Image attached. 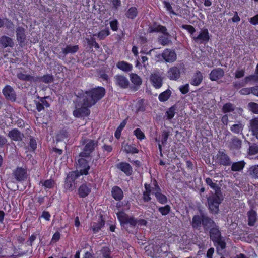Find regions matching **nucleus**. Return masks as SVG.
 I'll return each mask as SVG.
<instances>
[{"mask_svg": "<svg viewBox=\"0 0 258 258\" xmlns=\"http://www.w3.org/2000/svg\"><path fill=\"white\" fill-rule=\"evenodd\" d=\"M209 223H210V218L203 214L194 215L191 222L192 227L196 230L201 229L202 226L206 228Z\"/></svg>", "mask_w": 258, "mask_h": 258, "instance_id": "nucleus-9", "label": "nucleus"}, {"mask_svg": "<svg viewBox=\"0 0 258 258\" xmlns=\"http://www.w3.org/2000/svg\"><path fill=\"white\" fill-rule=\"evenodd\" d=\"M111 253V249L108 246H103L100 250L101 258H112Z\"/></svg>", "mask_w": 258, "mask_h": 258, "instance_id": "nucleus-39", "label": "nucleus"}, {"mask_svg": "<svg viewBox=\"0 0 258 258\" xmlns=\"http://www.w3.org/2000/svg\"><path fill=\"white\" fill-rule=\"evenodd\" d=\"M116 216L121 227L128 233H133V230L135 229L137 225L146 226L147 224V221L145 219H137L133 216H128L123 211L116 213Z\"/></svg>", "mask_w": 258, "mask_h": 258, "instance_id": "nucleus-2", "label": "nucleus"}, {"mask_svg": "<svg viewBox=\"0 0 258 258\" xmlns=\"http://www.w3.org/2000/svg\"><path fill=\"white\" fill-rule=\"evenodd\" d=\"M235 109V106L231 103L225 104L222 107V111L224 113L232 112Z\"/></svg>", "mask_w": 258, "mask_h": 258, "instance_id": "nucleus-53", "label": "nucleus"}, {"mask_svg": "<svg viewBox=\"0 0 258 258\" xmlns=\"http://www.w3.org/2000/svg\"><path fill=\"white\" fill-rule=\"evenodd\" d=\"M90 157L79 156L77 162V170L75 171L78 173L80 176L87 175L90 169Z\"/></svg>", "mask_w": 258, "mask_h": 258, "instance_id": "nucleus-6", "label": "nucleus"}, {"mask_svg": "<svg viewBox=\"0 0 258 258\" xmlns=\"http://www.w3.org/2000/svg\"><path fill=\"white\" fill-rule=\"evenodd\" d=\"M8 136L14 141H21L23 137V134L17 128H13L10 131Z\"/></svg>", "mask_w": 258, "mask_h": 258, "instance_id": "nucleus-30", "label": "nucleus"}, {"mask_svg": "<svg viewBox=\"0 0 258 258\" xmlns=\"http://www.w3.org/2000/svg\"><path fill=\"white\" fill-rule=\"evenodd\" d=\"M105 221L103 216L100 215L98 217L97 222H94L91 227V229L94 234L98 233L102 228L104 227Z\"/></svg>", "mask_w": 258, "mask_h": 258, "instance_id": "nucleus-19", "label": "nucleus"}, {"mask_svg": "<svg viewBox=\"0 0 258 258\" xmlns=\"http://www.w3.org/2000/svg\"><path fill=\"white\" fill-rule=\"evenodd\" d=\"M245 165L244 161H240L238 162H234L231 165V170L233 171H239L242 170Z\"/></svg>", "mask_w": 258, "mask_h": 258, "instance_id": "nucleus-46", "label": "nucleus"}, {"mask_svg": "<svg viewBox=\"0 0 258 258\" xmlns=\"http://www.w3.org/2000/svg\"><path fill=\"white\" fill-rule=\"evenodd\" d=\"M180 76V71L177 67H171L167 72V77L171 80H177Z\"/></svg>", "mask_w": 258, "mask_h": 258, "instance_id": "nucleus-27", "label": "nucleus"}, {"mask_svg": "<svg viewBox=\"0 0 258 258\" xmlns=\"http://www.w3.org/2000/svg\"><path fill=\"white\" fill-rule=\"evenodd\" d=\"M170 36V35H166L164 34L159 36L158 37V43L162 46L168 45L171 42Z\"/></svg>", "mask_w": 258, "mask_h": 258, "instance_id": "nucleus-41", "label": "nucleus"}, {"mask_svg": "<svg viewBox=\"0 0 258 258\" xmlns=\"http://www.w3.org/2000/svg\"><path fill=\"white\" fill-rule=\"evenodd\" d=\"M111 193L112 198L117 201H120L123 199V192L122 189L117 185L112 187Z\"/></svg>", "mask_w": 258, "mask_h": 258, "instance_id": "nucleus-25", "label": "nucleus"}, {"mask_svg": "<svg viewBox=\"0 0 258 258\" xmlns=\"http://www.w3.org/2000/svg\"><path fill=\"white\" fill-rule=\"evenodd\" d=\"M171 91L170 89H167V90L162 92L159 95L158 99L160 102H164L167 101L170 98V97L171 96Z\"/></svg>", "mask_w": 258, "mask_h": 258, "instance_id": "nucleus-40", "label": "nucleus"}, {"mask_svg": "<svg viewBox=\"0 0 258 258\" xmlns=\"http://www.w3.org/2000/svg\"><path fill=\"white\" fill-rule=\"evenodd\" d=\"M2 93L7 100H9L12 102L16 101V92L10 85H6L3 89Z\"/></svg>", "mask_w": 258, "mask_h": 258, "instance_id": "nucleus-15", "label": "nucleus"}, {"mask_svg": "<svg viewBox=\"0 0 258 258\" xmlns=\"http://www.w3.org/2000/svg\"><path fill=\"white\" fill-rule=\"evenodd\" d=\"M249 147L248 148V154L249 155H254L258 153V145L255 143L251 144L247 141Z\"/></svg>", "mask_w": 258, "mask_h": 258, "instance_id": "nucleus-49", "label": "nucleus"}, {"mask_svg": "<svg viewBox=\"0 0 258 258\" xmlns=\"http://www.w3.org/2000/svg\"><path fill=\"white\" fill-rule=\"evenodd\" d=\"M130 77L132 83L135 86V88H136L135 90H137L139 87L142 83V79L138 75L135 73L130 74Z\"/></svg>", "mask_w": 258, "mask_h": 258, "instance_id": "nucleus-35", "label": "nucleus"}, {"mask_svg": "<svg viewBox=\"0 0 258 258\" xmlns=\"http://www.w3.org/2000/svg\"><path fill=\"white\" fill-rule=\"evenodd\" d=\"M116 67L118 69L126 73L131 72L133 68V65L131 63L124 60L119 61L116 63Z\"/></svg>", "mask_w": 258, "mask_h": 258, "instance_id": "nucleus-32", "label": "nucleus"}, {"mask_svg": "<svg viewBox=\"0 0 258 258\" xmlns=\"http://www.w3.org/2000/svg\"><path fill=\"white\" fill-rule=\"evenodd\" d=\"M216 160L217 162L225 166H229L232 163L230 157L224 152L219 151L218 152Z\"/></svg>", "mask_w": 258, "mask_h": 258, "instance_id": "nucleus-20", "label": "nucleus"}, {"mask_svg": "<svg viewBox=\"0 0 258 258\" xmlns=\"http://www.w3.org/2000/svg\"><path fill=\"white\" fill-rule=\"evenodd\" d=\"M124 151L127 154H137L139 153V149L136 147L135 145L126 144L124 146Z\"/></svg>", "mask_w": 258, "mask_h": 258, "instance_id": "nucleus-47", "label": "nucleus"}, {"mask_svg": "<svg viewBox=\"0 0 258 258\" xmlns=\"http://www.w3.org/2000/svg\"><path fill=\"white\" fill-rule=\"evenodd\" d=\"M223 75L224 71L222 69L213 70L211 72V80L216 81L222 77Z\"/></svg>", "mask_w": 258, "mask_h": 258, "instance_id": "nucleus-37", "label": "nucleus"}, {"mask_svg": "<svg viewBox=\"0 0 258 258\" xmlns=\"http://www.w3.org/2000/svg\"><path fill=\"white\" fill-rule=\"evenodd\" d=\"M203 80V75L200 71H197L192 76L190 81L191 85L197 86H199Z\"/></svg>", "mask_w": 258, "mask_h": 258, "instance_id": "nucleus-33", "label": "nucleus"}, {"mask_svg": "<svg viewBox=\"0 0 258 258\" xmlns=\"http://www.w3.org/2000/svg\"><path fill=\"white\" fill-rule=\"evenodd\" d=\"M249 130L251 132L252 135L258 139V117L249 121Z\"/></svg>", "mask_w": 258, "mask_h": 258, "instance_id": "nucleus-31", "label": "nucleus"}, {"mask_svg": "<svg viewBox=\"0 0 258 258\" xmlns=\"http://www.w3.org/2000/svg\"><path fill=\"white\" fill-rule=\"evenodd\" d=\"M195 43L205 44L208 42L210 39L209 32L207 29L201 30L199 34L196 35L195 34L191 38Z\"/></svg>", "mask_w": 258, "mask_h": 258, "instance_id": "nucleus-14", "label": "nucleus"}, {"mask_svg": "<svg viewBox=\"0 0 258 258\" xmlns=\"http://www.w3.org/2000/svg\"><path fill=\"white\" fill-rule=\"evenodd\" d=\"M248 82H246V77L244 80L241 81H235L233 82V86L235 89H238L245 86Z\"/></svg>", "mask_w": 258, "mask_h": 258, "instance_id": "nucleus-62", "label": "nucleus"}, {"mask_svg": "<svg viewBox=\"0 0 258 258\" xmlns=\"http://www.w3.org/2000/svg\"><path fill=\"white\" fill-rule=\"evenodd\" d=\"M133 133L134 135L136 137V138L140 141H142L146 138V136L144 133L139 128L135 129Z\"/></svg>", "mask_w": 258, "mask_h": 258, "instance_id": "nucleus-54", "label": "nucleus"}, {"mask_svg": "<svg viewBox=\"0 0 258 258\" xmlns=\"http://www.w3.org/2000/svg\"><path fill=\"white\" fill-rule=\"evenodd\" d=\"M150 80L153 86L156 89H159L163 85V78L158 74H152Z\"/></svg>", "mask_w": 258, "mask_h": 258, "instance_id": "nucleus-23", "label": "nucleus"}, {"mask_svg": "<svg viewBox=\"0 0 258 258\" xmlns=\"http://www.w3.org/2000/svg\"><path fill=\"white\" fill-rule=\"evenodd\" d=\"M14 45L13 39L12 38L6 35H2L0 37L1 48H12L14 46Z\"/></svg>", "mask_w": 258, "mask_h": 258, "instance_id": "nucleus-22", "label": "nucleus"}, {"mask_svg": "<svg viewBox=\"0 0 258 258\" xmlns=\"http://www.w3.org/2000/svg\"><path fill=\"white\" fill-rule=\"evenodd\" d=\"M180 27L183 29L186 30L190 34V37L192 38L196 32V29L195 27L191 25L183 24Z\"/></svg>", "mask_w": 258, "mask_h": 258, "instance_id": "nucleus-52", "label": "nucleus"}, {"mask_svg": "<svg viewBox=\"0 0 258 258\" xmlns=\"http://www.w3.org/2000/svg\"><path fill=\"white\" fill-rule=\"evenodd\" d=\"M117 167L127 176H130L133 174V168L128 162H119L117 164Z\"/></svg>", "mask_w": 258, "mask_h": 258, "instance_id": "nucleus-21", "label": "nucleus"}, {"mask_svg": "<svg viewBox=\"0 0 258 258\" xmlns=\"http://www.w3.org/2000/svg\"><path fill=\"white\" fill-rule=\"evenodd\" d=\"M105 93L106 90L103 87L97 86L85 91L81 89L75 95L78 99H84L93 106L104 97Z\"/></svg>", "mask_w": 258, "mask_h": 258, "instance_id": "nucleus-1", "label": "nucleus"}, {"mask_svg": "<svg viewBox=\"0 0 258 258\" xmlns=\"http://www.w3.org/2000/svg\"><path fill=\"white\" fill-rule=\"evenodd\" d=\"M242 130L243 125L241 123L234 124L231 127V131L236 134H239Z\"/></svg>", "mask_w": 258, "mask_h": 258, "instance_id": "nucleus-60", "label": "nucleus"}, {"mask_svg": "<svg viewBox=\"0 0 258 258\" xmlns=\"http://www.w3.org/2000/svg\"><path fill=\"white\" fill-rule=\"evenodd\" d=\"M81 143L82 145H84V147L83 152L79 153V156L91 157V154L98 145V141L83 137L81 140Z\"/></svg>", "mask_w": 258, "mask_h": 258, "instance_id": "nucleus-5", "label": "nucleus"}, {"mask_svg": "<svg viewBox=\"0 0 258 258\" xmlns=\"http://www.w3.org/2000/svg\"><path fill=\"white\" fill-rule=\"evenodd\" d=\"M168 246L165 242L154 244L152 246V250L150 251V256L152 258H160L162 255L167 252Z\"/></svg>", "mask_w": 258, "mask_h": 258, "instance_id": "nucleus-12", "label": "nucleus"}, {"mask_svg": "<svg viewBox=\"0 0 258 258\" xmlns=\"http://www.w3.org/2000/svg\"><path fill=\"white\" fill-rule=\"evenodd\" d=\"M169 135V132L164 130L161 134V142L163 145L166 143Z\"/></svg>", "mask_w": 258, "mask_h": 258, "instance_id": "nucleus-64", "label": "nucleus"}, {"mask_svg": "<svg viewBox=\"0 0 258 258\" xmlns=\"http://www.w3.org/2000/svg\"><path fill=\"white\" fill-rule=\"evenodd\" d=\"M102 149L105 156H108L109 153H110L113 151V146L110 145L104 144L102 147Z\"/></svg>", "mask_w": 258, "mask_h": 258, "instance_id": "nucleus-59", "label": "nucleus"}, {"mask_svg": "<svg viewBox=\"0 0 258 258\" xmlns=\"http://www.w3.org/2000/svg\"><path fill=\"white\" fill-rule=\"evenodd\" d=\"M114 81L116 85L122 89L127 88L130 85L128 79L122 75H116L114 77Z\"/></svg>", "mask_w": 258, "mask_h": 258, "instance_id": "nucleus-17", "label": "nucleus"}, {"mask_svg": "<svg viewBox=\"0 0 258 258\" xmlns=\"http://www.w3.org/2000/svg\"><path fill=\"white\" fill-rule=\"evenodd\" d=\"M82 100V106L80 108H76L73 111V115L76 118H81L83 117H88L90 114V108L92 106L84 99H79Z\"/></svg>", "mask_w": 258, "mask_h": 258, "instance_id": "nucleus-10", "label": "nucleus"}, {"mask_svg": "<svg viewBox=\"0 0 258 258\" xmlns=\"http://www.w3.org/2000/svg\"><path fill=\"white\" fill-rule=\"evenodd\" d=\"M16 34L19 46L21 48H24L27 45L25 29L22 26L17 27Z\"/></svg>", "mask_w": 258, "mask_h": 258, "instance_id": "nucleus-13", "label": "nucleus"}, {"mask_svg": "<svg viewBox=\"0 0 258 258\" xmlns=\"http://www.w3.org/2000/svg\"><path fill=\"white\" fill-rule=\"evenodd\" d=\"M163 4L164 6V7L166 9V10L168 11L170 13V14L174 15H177L176 13L173 10L172 7L171 6V4L169 2L164 1L163 2Z\"/></svg>", "mask_w": 258, "mask_h": 258, "instance_id": "nucleus-61", "label": "nucleus"}, {"mask_svg": "<svg viewBox=\"0 0 258 258\" xmlns=\"http://www.w3.org/2000/svg\"><path fill=\"white\" fill-rule=\"evenodd\" d=\"M92 190L90 183H84L80 185L78 189V194L80 198H85L88 197Z\"/></svg>", "mask_w": 258, "mask_h": 258, "instance_id": "nucleus-16", "label": "nucleus"}, {"mask_svg": "<svg viewBox=\"0 0 258 258\" xmlns=\"http://www.w3.org/2000/svg\"><path fill=\"white\" fill-rule=\"evenodd\" d=\"M110 34L109 28L107 27L104 29L101 30L98 33L96 34L95 36H97L100 40L105 39Z\"/></svg>", "mask_w": 258, "mask_h": 258, "instance_id": "nucleus-45", "label": "nucleus"}, {"mask_svg": "<svg viewBox=\"0 0 258 258\" xmlns=\"http://www.w3.org/2000/svg\"><path fill=\"white\" fill-rule=\"evenodd\" d=\"M80 176L78 173L74 171L69 172L65 178L64 189L69 191H72L75 188L76 180Z\"/></svg>", "mask_w": 258, "mask_h": 258, "instance_id": "nucleus-11", "label": "nucleus"}, {"mask_svg": "<svg viewBox=\"0 0 258 258\" xmlns=\"http://www.w3.org/2000/svg\"><path fill=\"white\" fill-rule=\"evenodd\" d=\"M171 210V206L169 205L166 204L164 206L159 207L158 211L162 216H166L170 213Z\"/></svg>", "mask_w": 258, "mask_h": 258, "instance_id": "nucleus-50", "label": "nucleus"}, {"mask_svg": "<svg viewBox=\"0 0 258 258\" xmlns=\"http://www.w3.org/2000/svg\"><path fill=\"white\" fill-rule=\"evenodd\" d=\"M242 140L234 136L229 141L228 147L231 150H239L242 147Z\"/></svg>", "mask_w": 258, "mask_h": 258, "instance_id": "nucleus-24", "label": "nucleus"}, {"mask_svg": "<svg viewBox=\"0 0 258 258\" xmlns=\"http://www.w3.org/2000/svg\"><path fill=\"white\" fill-rule=\"evenodd\" d=\"M248 225L249 226H253L257 221V215L256 212L253 210L252 206L251 209L247 212Z\"/></svg>", "mask_w": 258, "mask_h": 258, "instance_id": "nucleus-29", "label": "nucleus"}, {"mask_svg": "<svg viewBox=\"0 0 258 258\" xmlns=\"http://www.w3.org/2000/svg\"><path fill=\"white\" fill-rule=\"evenodd\" d=\"M252 81L258 83V69H256L255 73L253 74L246 77V82Z\"/></svg>", "mask_w": 258, "mask_h": 258, "instance_id": "nucleus-55", "label": "nucleus"}, {"mask_svg": "<svg viewBox=\"0 0 258 258\" xmlns=\"http://www.w3.org/2000/svg\"><path fill=\"white\" fill-rule=\"evenodd\" d=\"M149 30L150 33L160 32L164 35H169V33L168 32L166 27L164 26L158 24L156 22L153 23V24L149 27Z\"/></svg>", "mask_w": 258, "mask_h": 258, "instance_id": "nucleus-18", "label": "nucleus"}, {"mask_svg": "<svg viewBox=\"0 0 258 258\" xmlns=\"http://www.w3.org/2000/svg\"><path fill=\"white\" fill-rule=\"evenodd\" d=\"M35 79H37V81H39L45 83H49L53 81L54 78L52 75L46 74L41 77H35Z\"/></svg>", "mask_w": 258, "mask_h": 258, "instance_id": "nucleus-44", "label": "nucleus"}, {"mask_svg": "<svg viewBox=\"0 0 258 258\" xmlns=\"http://www.w3.org/2000/svg\"><path fill=\"white\" fill-rule=\"evenodd\" d=\"M42 183V185L45 187L46 188L52 189L54 185L55 182L52 179H47L45 180Z\"/></svg>", "mask_w": 258, "mask_h": 258, "instance_id": "nucleus-56", "label": "nucleus"}, {"mask_svg": "<svg viewBox=\"0 0 258 258\" xmlns=\"http://www.w3.org/2000/svg\"><path fill=\"white\" fill-rule=\"evenodd\" d=\"M145 190L143 193L142 199L144 202H148L151 200V189L149 184L145 183L144 184Z\"/></svg>", "mask_w": 258, "mask_h": 258, "instance_id": "nucleus-34", "label": "nucleus"}, {"mask_svg": "<svg viewBox=\"0 0 258 258\" xmlns=\"http://www.w3.org/2000/svg\"><path fill=\"white\" fill-rule=\"evenodd\" d=\"M19 72L17 73V78L22 81H30V82H36L37 79H35V77L29 74H25L22 72L23 70L24 71V69L21 67L18 68Z\"/></svg>", "mask_w": 258, "mask_h": 258, "instance_id": "nucleus-26", "label": "nucleus"}, {"mask_svg": "<svg viewBox=\"0 0 258 258\" xmlns=\"http://www.w3.org/2000/svg\"><path fill=\"white\" fill-rule=\"evenodd\" d=\"M29 146L31 151H34L37 148V142L34 137H30Z\"/></svg>", "mask_w": 258, "mask_h": 258, "instance_id": "nucleus-63", "label": "nucleus"}, {"mask_svg": "<svg viewBox=\"0 0 258 258\" xmlns=\"http://www.w3.org/2000/svg\"><path fill=\"white\" fill-rule=\"evenodd\" d=\"M127 118L124 119L119 125L114 133V136L117 139H119L121 137V132L127 123Z\"/></svg>", "mask_w": 258, "mask_h": 258, "instance_id": "nucleus-42", "label": "nucleus"}, {"mask_svg": "<svg viewBox=\"0 0 258 258\" xmlns=\"http://www.w3.org/2000/svg\"><path fill=\"white\" fill-rule=\"evenodd\" d=\"M247 173L252 178H258V165L250 166Z\"/></svg>", "mask_w": 258, "mask_h": 258, "instance_id": "nucleus-48", "label": "nucleus"}, {"mask_svg": "<svg viewBox=\"0 0 258 258\" xmlns=\"http://www.w3.org/2000/svg\"><path fill=\"white\" fill-rule=\"evenodd\" d=\"M79 46L77 45L73 46L68 45L62 49V52L65 55L69 53L74 54L79 50Z\"/></svg>", "mask_w": 258, "mask_h": 258, "instance_id": "nucleus-43", "label": "nucleus"}, {"mask_svg": "<svg viewBox=\"0 0 258 258\" xmlns=\"http://www.w3.org/2000/svg\"><path fill=\"white\" fill-rule=\"evenodd\" d=\"M138 11L136 7H130L125 13V16L129 19L134 20L138 16Z\"/></svg>", "mask_w": 258, "mask_h": 258, "instance_id": "nucleus-36", "label": "nucleus"}, {"mask_svg": "<svg viewBox=\"0 0 258 258\" xmlns=\"http://www.w3.org/2000/svg\"><path fill=\"white\" fill-rule=\"evenodd\" d=\"M248 109L254 114H258V104L255 102H250L248 104Z\"/></svg>", "mask_w": 258, "mask_h": 258, "instance_id": "nucleus-57", "label": "nucleus"}, {"mask_svg": "<svg viewBox=\"0 0 258 258\" xmlns=\"http://www.w3.org/2000/svg\"><path fill=\"white\" fill-rule=\"evenodd\" d=\"M28 169L26 167H17L12 171V177L15 183H23L28 177Z\"/></svg>", "mask_w": 258, "mask_h": 258, "instance_id": "nucleus-8", "label": "nucleus"}, {"mask_svg": "<svg viewBox=\"0 0 258 258\" xmlns=\"http://www.w3.org/2000/svg\"><path fill=\"white\" fill-rule=\"evenodd\" d=\"M147 103L145 99L138 98L137 99V102L135 104V107L136 109L135 112L138 113L139 112H144L146 109Z\"/></svg>", "mask_w": 258, "mask_h": 258, "instance_id": "nucleus-28", "label": "nucleus"}, {"mask_svg": "<svg viewBox=\"0 0 258 258\" xmlns=\"http://www.w3.org/2000/svg\"><path fill=\"white\" fill-rule=\"evenodd\" d=\"M153 194L155 195L157 201L159 203L162 205H165L167 203L168 200L167 197L165 195L162 194L161 191L153 192Z\"/></svg>", "mask_w": 258, "mask_h": 258, "instance_id": "nucleus-38", "label": "nucleus"}, {"mask_svg": "<svg viewBox=\"0 0 258 258\" xmlns=\"http://www.w3.org/2000/svg\"><path fill=\"white\" fill-rule=\"evenodd\" d=\"M211 240L216 247V251L219 255H222V251L226 248V243L221 236V232L213 220L211 219Z\"/></svg>", "mask_w": 258, "mask_h": 258, "instance_id": "nucleus-3", "label": "nucleus"}, {"mask_svg": "<svg viewBox=\"0 0 258 258\" xmlns=\"http://www.w3.org/2000/svg\"><path fill=\"white\" fill-rule=\"evenodd\" d=\"M176 106L173 105L166 111L165 115L168 120L172 119L175 114Z\"/></svg>", "mask_w": 258, "mask_h": 258, "instance_id": "nucleus-51", "label": "nucleus"}, {"mask_svg": "<svg viewBox=\"0 0 258 258\" xmlns=\"http://www.w3.org/2000/svg\"><path fill=\"white\" fill-rule=\"evenodd\" d=\"M220 184V182H219V183H217V182L214 183L211 180V188L215 191L214 194L211 196V213L214 214L218 213L219 206L224 199Z\"/></svg>", "mask_w": 258, "mask_h": 258, "instance_id": "nucleus-4", "label": "nucleus"}, {"mask_svg": "<svg viewBox=\"0 0 258 258\" xmlns=\"http://www.w3.org/2000/svg\"><path fill=\"white\" fill-rule=\"evenodd\" d=\"M111 29L113 31H117L119 27V22L116 19H114L109 22Z\"/></svg>", "mask_w": 258, "mask_h": 258, "instance_id": "nucleus-58", "label": "nucleus"}, {"mask_svg": "<svg viewBox=\"0 0 258 258\" xmlns=\"http://www.w3.org/2000/svg\"><path fill=\"white\" fill-rule=\"evenodd\" d=\"M156 57L161 62L172 63L177 59V54L174 50L166 48Z\"/></svg>", "mask_w": 258, "mask_h": 258, "instance_id": "nucleus-7", "label": "nucleus"}]
</instances>
